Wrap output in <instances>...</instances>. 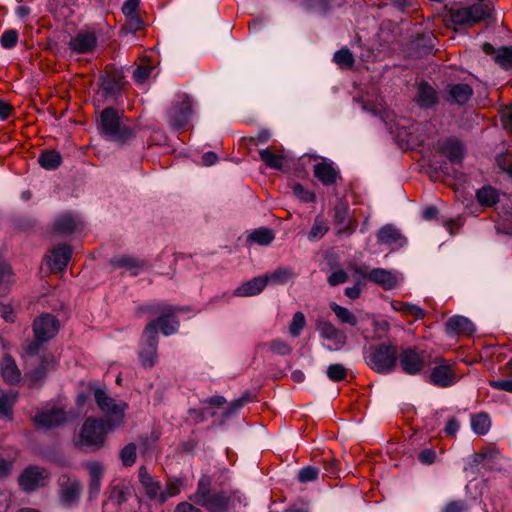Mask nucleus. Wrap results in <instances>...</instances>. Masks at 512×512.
Returning a JSON list of instances; mask_svg holds the SVG:
<instances>
[{"mask_svg": "<svg viewBox=\"0 0 512 512\" xmlns=\"http://www.w3.org/2000/svg\"><path fill=\"white\" fill-rule=\"evenodd\" d=\"M211 486L210 477H201L191 499L208 512H227L230 503L229 494L225 490H214Z\"/></svg>", "mask_w": 512, "mask_h": 512, "instance_id": "1", "label": "nucleus"}, {"mask_svg": "<svg viewBox=\"0 0 512 512\" xmlns=\"http://www.w3.org/2000/svg\"><path fill=\"white\" fill-rule=\"evenodd\" d=\"M364 359L373 371L388 374L395 370L398 350L396 346L390 344L373 345L365 352Z\"/></svg>", "mask_w": 512, "mask_h": 512, "instance_id": "2", "label": "nucleus"}, {"mask_svg": "<svg viewBox=\"0 0 512 512\" xmlns=\"http://www.w3.org/2000/svg\"><path fill=\"white\" fill-rule=\"evenodd\" d=\"M117 428V423H108L104 419L88 418L79 434L78 444L99 449L103 446L105 436Z\"/></svg>", "mask_w": 512, "mask_h": 512, "instance_id": "3", "label": "nucleus"}, {"mask_svg": "<svg viewBox=\"0 0 512 512\" xmlns=\"http://www.w3.org/2000/svg\"><path fill=\"white\" fill-rule=\"evenodd\" d=\"M397 361L405 374L416 375L432 365V354L419 347H406L398 352Z\"/></svg>", "mask_w": 512, "mask_h": 512, "instance_id": "4", "label": "nucleus"}, {"mask_svg": "<svg viewBox=\"0 0 512 512\" xmlns=\"http://www.w3.org/2000/svg\"><path fill=\"white\" fill-rule=\"evenodd\" d=\"M160 331V318L147 324L143 331L139 359L144 368H151L158 357V336Z\"/></svg>", "mask_w": 512, "mask_h": 512, "instance_id": "5", "label": "nucleus"}, {"mask_svg": "<svg viewBox=\"0 0 512 512\" xmlns=\"http://www.w3.org/2000/svg\"><path fill=\"white\" fill-rule=\"evenodd\" d=\"M101 127L113 141H126L133 137V130L124 123V118L114 108H106L101 113Z\"/></svg>", "mask_w": 512, "mask_h": 512, "instance_id": "6", "label": "nucleus"}, {"mask_svg": "<svg viewBox=\"0 0 512 512\" xmlns=\"http://www.w3.org/2000/svg\"><path fill=\"white\" fill-rule=\"evenodd\" d=\"M434 367L428 374L429 382L437 387L446 388L454 385L459 377L456 374V365L442 357H432Z\"/></svg>", "mask_w": 512, "mask_h": 512, "instance_id": "7", "label": "nucleus"}, {"mask_svg": "<svg viewBox=\"0 0 512 512\" xmlns=\"http://www.w3.org/2000/svg\"><path fill=\"white\" fill-rule=\"evenodd\" d=\"M95 401L99 409L106 414L108 423H117V428L122 425L124 412L128 405L124 401L116 402L104 390L97 389L94 392Z\"/></svg>", "mask_w": 512, "mask_h": 512, "instance_id": "8", "label": "nucleus"}, {"mask_svg": "<svg viewBox=\"0 0 512 512\" xmlns=\"http://www.w3.org/2000/svg\"><path fill=\"white\" fill-rule=\"evenodd\" d=\"M191 101L186 93H178L172 106L168 109V123L174 130L184 128L191 117Z\"/></svg>", "mask_w": 512, "mask_h": 512, "instance_id": "9", "label": "nucleus"}, {"mask_svg": "<svg viewBox=\"0 0 512 512\" xmlns=\"http://www.w3.org/2000/svg\"><path fill=\"white\" fill-rule=\"evenodd\" d=\"M317 329L320 336L332 343L331 346H327L330 351H338L343 348L347 343L346 333L337 328L330 321L320 318L317 320Z\"/></svg>", "mask_w": 512, "mask_h": 512, "instance_id": "10", "label": "nucleus"}, {"mask_svg": "<svg viewBox=\"0 0 512 512\" xmlns=\"http://www.w3.org/2000/svg\"><path fill=\"white\" fill-rule=\"evenodd\" d=\"M33 330L38 341H48L57 334L59 321L49 313L42 314L34 320Z\"/></svg>", "mask_w": 512, "mask_h": 512, "instance_id": "11", "label": "nucleus"}, {"mask_svg": "<svg viewBox=\"0 0 512 512\" xmlns=\"http://www.w3.org/2000/svg\"><path fill=\"white\" fill-rule=\"evenodd\" d=\"M67 420V413L62 407L46 408L34 416L38 428L50 429L57 427Z\"/></svg>", "mask_w": 512, "mask_h": 512, "instance_id": "12", "label": "nucleus"}, {"mask_svg": "<svg viewBox=\"0 0 512 512\" xmlns=\"http://www.w3.org/2000/svg\"><path fill=\"white\" fill-rule=\"evenodd\" d=\"M48 473L45 469L38 466L26 468L20 476L21 487L26 491H33L46 484Z\"/></svg>", "mask_w": 512, "mask_h": 512, "instance_id": "13", "label": "nucleus"}, {"mask_svg": "<svg viewBox=\"0 0 512 512\" xmlns=\"http://www.w3.org/2000/svg\"><path fill=\"white\" fill-rule=\"evenodd\" d=\"M473 95V89L465 83L448 84L444 89L443 98L451 104L462 106L466 104Z\"/></svg>", "mask_w": 512, "mask_h": 512, "instance_id": "14", "label": "nucleus"}, {"mask_svg": "<svg viewBox=\"0 0 512 512\" xmlns=\"http://www.w3.org/2000/svg\"><path fill=\"white\" fill-rule=\"evenodd\" d=\"M98 40L96 35L91 31L79 32L69 42L72 51L78 54L92 52L97 46Z\"/></svg>", "mask_w": 512, "mask_h": 512, "instance_id": "15", "label": "nucleus"}, {"mask_svg": "<svg viewBox=\"0 0 512 512\" xmlns=\"http://www.w3.org/2000/svg\"><path fill=\"white\" fill-rule=\"evenodd\" d=\"M72 256L71 248L68 245H59L51 251L47 264L52 272L63 271Z\"/></svg>", "mask_w": 512, "mask_h": 512, "instance_id": "16", "label": "nucleus"}, {"mask_svg": "<svg viewBox=\"0 0 512 512\" xmlns=\"http://www.w3.org/2000/svg\"><path fill=\"white\" fill-rule=\"evenodd\" d=\"M414 101L420 108L430 109L438 103V94L429 83L421 82L417 86Z\"/></svg>", "mask_w": 512, "mask_h": 512, "instance_id": "17", "label": "nucleus"}, {"mask_svg": "<svg viewBox=\"0 0 512 512\" xmlns=\"http://www.w3.org/2000/svg\"><path fill=\"white\" fill-rule=\"evenodd\" d=\"M114 269H125L131 276L139 275L145 267V263L130 255L115 256L110 260Z\"/></svg>", "mask_w": 512, "mask_h": 512, "instance_id": "18", "label": "nucleus"}, {"mask_svg": "<svg viewBox=\"0 0 512 512\" xmlns=\"http://www.w3.org/2000/svg\"><path fill=\"white\" fill-rule=\"evenodd\" d=\"M313 174L323 185L331 186L336 184L339 178V171L331 162H320L314 165Z\"/></svg>", "mask_w": 512, "mask_h": 512, "instance_id": "19", "label": "nucleus"}, {"mask_svg": "<svg viewBox=\"0 0 512 512\" xmlns=\"http://www.w3.org/2000/svg\"><path fill=\"white\" fill-rule=\"evenodd\" d=\"M378 243L387 246L402 247L406 243L405 237L393 225L387 224L377 233Z\"/></svg>", "mask_w": 512, "mask_h": 512, "instance_id": "20", "label": "nucleus"}, {"mask_svg": "<svg viewBox=\"0 0 512 512\" xmlns=\"http://www.w3.org/2000/svg\"><path fill=\"white\" fill-rule=\"evenodd\" d=\"M368 279L385 290H391L398 284L396 274L383 268H374L368 273Z\"/></svg>", "mask_w": 512, "mask_h": 512, "instance_id": "21", "label": "nucleus"}, {"mask_svg": "<svg viewBox=\"0 0 512 512\" xmlns=\"http://www.w3.org/2000/svg\"><path fill=\"white\" fill-rule=\"evenodd\" d=\"M82 491L81 484L76 479H68L65 484H62L60 490V500L63 506L70 507L80 497Z\"/></svg>", "mask_w": 512, "mask_h": 512, "instance_id": "22", "label": "nucleus"}, {"mask_svg": "<svg viewBox=\"0 0 512 512\" xmlns=\"http://www.w3.org/2000/svg\"><path fill=\"white\" fill-rule=\"evenodd\" d=\"M267 283L268 277H255L236 288L233 292V295L237 297H249L257 295L263 291Z\"/></svg>", "mask_w": 512, "mask_h": 512, "instance_id": "23", "label": "nucleus"}, {"mask_svg": "<svg viewBox=\"0 0 512 512\" xmlns=\"http://www.w3.org/2000/svg\"><path fill=\"white\" fill-rule=\"evenodd\" d=\"M90 478V496L96 497L101 490V481L104 476V466L98 461L86 463Z\"/></svg>", "mask_w": 512, "mask_h": 512, "instance_id": "24", "label": "nucleus"}, {"mask_svg": "<svg viewBox=\"0 0 512 512\" xmlns=\"http://www.w3.org/2000/svg\"><path fill=\"white\" fill-rule=\"evenodd\" d=\"M1 375L4 381L10 385L17 384L21 380V371L15 360L8 354L1 361Z\"/></svg>", "mask_w": 512, "mask_h": 512, "instance_id": "25", "label": "nucleus"}, {"mask_svg": "<svg viewBox=\"0 0 512 512\" xmlns=\"http://www.w3.org/2000/svg\"><path fill=\"white\" fill-rule=\"evenodd\" d=\"M177 312H179V309L162 306V335L169 336L178 330L180 322L177 318Z\"/></svg>", "mask_w": 512, "mask_h": 512, "instance_id": "26", "label": "nucleus"}, {"mask_svg": "<svg viewBox=\"0 0 512 512\" xmlns=\"http://www.w3.org/2000/svg\"><path fill=\"white\" fill-rule=\"evenodd\" d=\"M446 330L449 334L471 335L475 331V328L468 318L453 316L447 321Z\"/></svg>", "mask_w": 512, "mask_h": 512, "instance_id": "27", "label": "nucleus"}, {"mask_svg": "<svg viewBox=\"0 0 512 512\" xmlns=\"http://www.w3.org/2000/svg\"><path fill=\"white\" fill-rule=\"evenodd\" d=\"M78 225L79 220L77 217L70 213H65L55 220L53 229L59 234L69 235L77 229Z\"/></svg>", "mask_w": 512, "mask_h": 512, "instance_id": "28", "label": "nucleus"}, {"mask_svg": "<svg viewBox=\"0 0 512 512\" xmlns=\"http://www.w3.org/2000/svg\"><path fill=\"white\" fill-rule=\"evenodd\" d=\"M441 151L451 162H459L463 157V146L456 139H446L439 143Z\"/></svg>", "mask_w": 512, "mask_h": 512, "instance_id": "29", "label": "nucleus"}, {"mask_svg": "<svg viewBox=\"0 0 512 512\" xmlns=\"http://www.w3.org/2000/svg\"><path fill=\"white\" fill-rule=\"evenodd\" d=\"M139 480L148 498L155 499L160 490V486L158 482L148 473L146 467H141L139 469Z\"/></svg>", "mask_w": 512, "mask_h": 512, "instance_id": "30", "label": "nucleus"}, {"mask_svg": "<svg viewBox=\"0 0 512 512\" xmlns=\"http://www.w3.org/2000/svg\"><path fill=\"white\" fill-rule=\"evenodd\" d=\"M260 159L271 169L281 170L284 165L285 156L280 151H273L269 148L259 151Z\"/></svg>", "mask_w": 512, "mask_h": 512, "instance_id": "31", "label": "nucleus"}, {"mask_svg": "<svg viewBox=\"0 0 512 512\" xmlns=\"http://www.w3.org/2000/svg\"><path fill=\"white\" fill-rule=\"evenodd\" d=\"M391 307L393 310L402 313L405 316L412 317L413 319H423L425 312L420 307L403 301H392Z\"/></svg>", "mask_w": 512, "mask_h": 512, "instance_id": "32", "label": "nucleus"}, {"mask_svg": "<svg viewBox=\"0 0 512 512\" xmlns=\"http://www.w3.org/2000/svg\"><path fill=\"white\" fill-rule=\"evenodd\" d=\"M471 428L477 435H485L491 428V419L485 412L473 414L470 420Z\"/></svg>", "mask_w": 512, "mask_h": 512, "instance_id": "33", "label": "nucleus"}, {"mask_svg": "<svg viewBox=\"0 0 512 512\" xmlns=\"http://www.w3.org/2000/svg\"><path fill=\"white\" fill-rule=\"evenodd\" d=\"M330 309L334 312L340 324L356 326L358 324L357 316L346 307L338 305L335 302L330 303Z\"/></svg>", "mask_w": 512, "mask_h": 512, "instance_id": "34", "label": "nucleus"}, {"mask_svg": "<svg viewBox=\"0 0 512 512\" xmlns=\"http://www.w3.org/2000/svg\"><path fill=\"white\" fill-rule=\"evenodd\" d=\"M17 400L16 392L0 391V417L12 420L13 406Z\"/></svg>", "mask_w": 512, "mask_h": 512, "instance_id": "35", "label": "nucleus"}, {"mask_svg": "<svg viewBox=\"0 0 512 512\" xmlns=\"http://www.w3.org/2000/svg\"><path fill=\"white\" fill-rule=\"evenodd\" d=\"M14 282L15 279L11 267L0 260V296L7 294Z\"/></svg>", "mask_w": 512, "mask_h": 512, "instance_id": "36", "label": "nucleus"}, {"mask_svg": "<svg viewBox=\"0 0 512 512\" xmlns=\"http://www.w3.org/2000/svg\"><path fill=\"white\" fill-rule=\"evenodd\" d=\"M38 162L46 170H55L60 166L62 156L58 151L48 150L39 156Z\"/></svg>", "mask_w": 512, "mask_h": 512, "instance_id": "37", "label": "nucleus"}, {"mask_svg": "<svg viewBox=\"0 0 512 512\" xmlns=\"http://www.w3.org/2000/svg\"><path fill=\"white\" fill-rule=\"evenodd\" d=\"M467 8L473 24L484 20L486 17L489 16L491 11L490 3L485 1H480Z\"/></svg>", "mask_w": 512, "mask_h": 512, "instance_id": "38", "label": "nucleus"}, {"mask_svg": "<svg viewBox=\"0 0 512 512\" xmlns=\"http://www.w3.org/2000/svg\"><path fill=\"white\" fill-rule=\"evenodd\" d=\"M101 87L106 95H116L123 88L122 78L118 74L109 75L102 80Z\"/></svg>", "mask_w": 512, "mask_h": 512, "instance_id": "39", "label": "nucleus"}, {"mask_svg": "<svg viewBox=\"0 0 512 512\" xmlns=\"http://www.w3.org/2000/svg\"><path fill=\"white\" fill-rule=\"evenodd\" d=\"M54 359L53 357H44L40 364L30 373V380L33 383L42 381L47 372L53 368Z\"/></svg>", "mask_w": 512, "mask_h": 512, "instance_id": "40", "label": "nucleus"}, {"mask_svg": "<svg viewBox=\"0 0 512 512\" xmlns=\"http://www.w3.org/2000/svg\"><path fill=\"white\" fill-rule=\"evenodd\" d=\"M275 238L273 231L269 228L262 227L254 230L248 236V240L259 245H269Z\"/></svg>", "mask_w": 512, "mask_h": 512, "instance_id": "41", "label": "nucleus"}, {"mask_svg": "<svg viewBox=\"0 0 512 512\" xmlns=\"http://www.w3.org/2000/svg\"><path fill=\"white\" fill-rule=\"evenodd\" d=\"M329 230L327 221L321 216H317L314 220L313 226L308 233V239L310 241H316L321 239Z\"/></svg>", "mask_w": 512, "mask_h": 512, "instance_id": "42", "label": "nucleus"}, {"mask_svg": "<svg viewBox=\"0 0 512 512\" xmlns=\"http://www.w3.org/2000/svg\"><path fill=\"white\" fill-rule=\"evenodd\" d=\"M476 197L481 205L492 206L497 202L498 194L494 188L488 186L479 189Z\"/></svg>", "mask_w": 512, "mask_h": 512, "instance_id": "43", "label": "nucleus"}, {"mask_svg": "<svg viewBox=\"0 0 512 512\" xmlns=\"http://www.w3.org/2000/svg\"><path fill=\"white\" fill-rule=\"evenodd\" d=\"M129 492L125 487L115 486L110 494L109 501L104 505V511L107 512V506L112 505H120L122 502L126 501Z\"/></svg>", "mask_w": 512, "mask_h": 512, "instance_id": "44", "label": "nucleus"}, {"mask_svg": "<svg viewBox=\"0 0 512 512\" xmlns=\"http://www.w3.org/2000/svg\"><path fill=\"white\" fill-rule=\"evenodd\" d=\"M268 277V282L271 281L276 284H285L292 278H294V273L289 268H278L273 273H271Z\"/></svg>", "mask_w": 512, "mask_h": 512, "instance_id": "45", "label": "nucleus"}, {"mask_svg": "<svg viewBox=\"0 0 512 512\" xmlns=\"http://www.w3.org/2000/svg\"><path fill=\"white\" fill-rule=\"evenodd\" d=\"M495 61L504 69L512 68V47H502L500 48L496 55Z\"/></svg>", "mask_w": 512, "mask_h": 512, "instance_id": "46", "label": "nucleus"}, {"mask_svg": "<svg viewBox=\"0 0 512 512\" xmlns=\"http://www.w3.org/2000/svg\"><path fill=\"white\" fill-rule=\"evenodd\" d=\"M334 61L341 67L351 68L354 65V57L349 49L343 48L334 54Z\"/></svg>", "mask_w": 512, "mask_h": 512, "instance_id": "47", "label": "nucleus"}, {"mask_svg": "<svg viewBox=\"0 0 512 512\" xmlns=\"http://www.w3.org/2000/svg\"><path fill=\"white\" fill-rule=\"evenodd\" d=\"M293 195L298 198L301 202L308 203L314 202L316 197L315 194L302 186L299 183L292 185Z\"/></svg>", "mask_w": 512, "mask_h": 512, "instance_id": "48", "label": "nucleus"}, {"mask_svg": "<svg viewBox=\"0 0 512 512\" xmlns=\"http://www.w3.org/2000/svg\"><path fill=\"white\" fill-rule=\"evenodd\" d=\"M451 19L457 25H473L468 8H460L451 12Z\"/></svg>", "mask_w": 512, "mask_h": 512, "instance_id": "49", "label": "nucleus"}, {"mask_svg": "<svg viewBox=\"0 0 512 512\" xmlns=\"http://www.w3.org/2000/svg\"><path fill=\"white\" fill-rule=\"evenodd\" d=\"M306 324L305 316L302 312H296L293 315L291 324L289 326V332L293 337L300 335L302 329Z\"/></svg>", "mask_w": 512, "mask_h": 512, "instance_id": "50", "label": "nucleus"}, {"mask_svg": "<svg viewBox=\"0 0 512 512\" xmlns=\"http://www.w3.org/2000/svg\"><path fill=\"white\" fill-rule=\"evenodd\" d=\"M319 476V469L313 466H306L299 470L298 481L300 483H308L315 481Z\"/></svg>", "mask_w": 512, "mask_h": 512, "instance_id": "51", "label": "nucleus"}, {"mask_svg": "<svg viewBox=\"0 0 512 512\" xmlns=\"http://www.w3.org/2000/svg\"><path fill=\"white\" fill-rule=\"evenodd\" d=\"M327 376L334 382L342 381L347 376L346 368L341 364H331L327 369Z\"/></svg>", "mask_w": 512, "mask_h": 512, "instance_id": "52", "label": "nucleus"}, {"mask_svg": "<svg viewBox=\"0 0 512 512\" xmlns=\"http://www.w3.org/2000/svg\"><path fill=\"white\" fill-rule=\"evenodd\" d=\"M120 459L125 466H131L136 459V446L130 443L120 451Z\"/></svg>", "mask_w": 512, "mask_h": 512, "instance_id": "53", "label": "nucleus"}, {"mask_svg": "<svg viewBox=\"0 0 512 512\" xmlns=\"http://www.w3.org/2000/svg\"><path fill=\"white\" fill-rule=\"evenodd\" d=\"M18 42V32L14 29L5 30L0 38L1 45L6 49H11Z\"/></svg>", "mask_w": 512, "mask_h": 512, "instance_id": "54", "label": "nucleus"}, {"mask_svg": "<svg viewBox=\"0 0 512 512\" xmlns=\"http://www.w3.org/2000/svg\"><path fill=\"white\" fill-rule=\"evenodd\" d=\"M271 351L274 354L286 356L292 352L291 346L281 339H274L269 344Z\"/></svg>", "mask_w": 512, "mask_h": 512, "instance_id": "55", "label": "nucleus"}, {"mask_svg": "<svg viewBox=\"0 0 512 512\" xmlns=\"http://www.w3.org/2000/svg\"><path fill=\"white\" fill-rule=\"evenodd\" d=\"M339 462L338 460L333 456H328L324 458L323 461V467L325 470V473L328 477H338L339 476Z\"/></svg>", "mask_w": 512, "mask_h": 512, "instance_id": "56", "label": "nucleus"}, {"mask_svg": "<svg viewBox=\"0 0 512 512\" xmlns=\"http://www.w3.org/2000/svg\"><path fill=\"white\" fill-rule=\"evenodd\" d=\"M468 504L464 500H452L444 505L442 512H467Z\"/></svg>", "mask_w": 512, "mask_h": 512, "instance_id": "57", "label": "nucleus"}, {"mask_svg": "<svg viewBox=\"0 0 512 512\" xmlns=\"http://www.w3.org/2000/svg\"><path fill=\"white\" fill-rule=\"evenodd\" d=\"M308 9L325 12L330 8V0H304Z\"/></svg>", "mask_w": 512, "mask_h": 512, "instance_id": "58", "label": "nucleus"}, {"mask_svg": "<svg viewBox=\"0 0 512 512\" xmlns=\"http://www.w3.org/2000/svg\"><path fill=\"white\" fill-rule=\"evenodd\" d=\"M181 486H182L181 480L176 479V478L168 479L167 484H166V490H165L166 496L172 497V496L177 495L181 490Z\"/></svg>", "mask_w": 512, "mask_h": 512, "instance_id": "59", "label": "nucleus"}, {"mask_svg": "<svg viewBox=\"0 0 512 512\" xmlns=\"http://www.w3.org/2000/svg\"><path fill=\"white\" fill-rule=\"evenodd\" d=\"M142 26V21L138 14L125 17V29L129 32H136Z\"/></svg>", "mask_w": 512, "mask_h": 512, "instance_id": "60", "label": "nucleus"}, {"mask_svg": "<svg viewBox=\"0 0 512 512\" xmlns=\"http://www.w3.org/2000/svg\"><path fill=\"white\" fill-rule=\"evenodd\" d=\"M348 280V274L344 270H337L334 271L329 277H328V283L331 286H336L342 283L347 282Z\"/></svg>", "mask_w": 512, "mask_h": 512, "instance_id": "61", "label": "nucleus"}, {"mask_svg": "<svg viewBox=\"0 0 512 512\" xmlns=\"http://www.w3.org/2000/svg\"><path fill=\"white\" fill-rule=\"evenodd\" d=\"M498 166L512 176V153L501 155L497 158Z\"/></svg>", "mask_w": 512, "mask_h": 512, "instance_id": "62", "label": "nucleus"}, {"mask_svg": "<svg viewBox=\"0 0 512 512\" xmlns=\"http://www.w3.org/2000/svg\"><path fill=\"white\" fill-rule=\"evenodd\" d=\"M490 387L512 393V378L503 380H490Z\"/></svg>", "mask_w": 512, "mask_h": 512, "instance_id": "63", "label": "nucleus"}, {"mask_svg": "<svg viewBox=\"0 0 512 512\" xmlns=\"http://www.w3.org/2000/svg\"><path fill=\"white\" fill-rule=\"evenodd\" d=\"M501 121L504 128L512 132V105L503 110L501 114Z\"/></svg>", "mask_w": 512, "mask_h": 512, "instance_id": "64", "label": "nucleus"}]
</instances>
